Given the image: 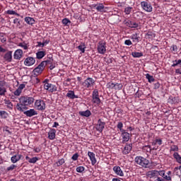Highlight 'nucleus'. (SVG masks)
Listing matches in <instances>:
<instances>
[{"label":"nucleus","mask_w":181,"mask_h":181,"mask_svg":"<svg viewBox=\"0 0 181 181\" xmlns=\"http://www.w3.org/2000/svg\"><path fill=\"white\" fill-rule=\"evenodd\" d=\"M48 138L51 141L56 139V130L55 129H51L50 131L48 132Z\"/></svg>","instance_id":"23"},{"label":"nucleus","mask_w":181,"mask_h":181,"mask_svg":"<svg viewBox=\"0 0 181 181\" xmlns=\"http://www.w3.org/2000/svg\"><path fill=\"white\" fill-rule=\"evenodd\" d=\"M88 156L89 157V159L91 161V165L94 166V165L97 163V158H95V153L91 151H88Z\"/></svg>","instance_id":"16"},{"label":"nucleus","mask_w":181,"mask_h":181,"mask_svg":"<svg viewBox=\"0 0 181 181\" xmlns=\"http://www.w3.org/2000/svg\"><path fill=\"white\" fill-rule=\"evenodd\" d=\"M124 45H126L127 46H131V45H132V42L131 41V40H126L124 41Z\"/></svg>","instance_id":"60"},{"label":"nucleus","mask_w":181,"mask_h":181,"mask_svg":"<svg viewBox=\"0 0 181 181\" xmlns=\"http://www.w3.org/2000/svg\"><path fill=\"white\" fill-rule=\"evenodd\" d=\"M62 23L64 25V26H69L70 23H71V21L69 18H64L62 20Z\"/></svg>","instance_id":"43"},{"label":"nucleus","mask_w":181,"mask_h":181,"mask_svg":"<svg viewBox=\"0 0 181 181\" xmlns=\"http://www.w3.org/2000/svg\"><path fill=\"white\" fill-rule=\"evenodd\" d=\"M84 170H86V168L83 166H78L76 168V172H78V173H83Z\"/></svg>","instance_id":"52"},{"label":"nucleus","mask_w":181,"mask_h":181,"mask_svg":"<svg viewBox=\"0 0 181 181\" xmlns=\"http://www.w3.org/2000/svg\"><path fill=\"white\" fill-rule=\"evenodd\" d=\"M170 152L172 153V152H179V146L176 145H173L170 147Z\"/></svg>","instance_id":"40"},{"label":"nucleus","mask_w":181,"mask_h":181,"mask_svg":"<svg viewBox=\"0 0 181 181\" xmlns=\"http://www.w3.org/2000/svg\"><path fill=\"white\" fill-rule=\"evenodd\" d=\"M121 137H122V144H127L128 141H129L131 138V134L127 132L126 130L124 132H121Z\"/></svg>","instance_id":"12"},{"label":"nucleus","mask_w":181,"mask_h":181,"mask_svg":"<svg viewBox=\"0 0 181 181\" xmlns=\"http://www.w3.org/2000/svg\"><path fill=\"white\" fill-rule=\"evenodd\" d=\"M0 117L4 119L8 118V112L5 110H0Z\"/></svg>","instance_id":"41"},{"label":"nucleus","mask_w":181,"mask_h":181,"mask_svg":"<svg viewBox=\"0 0 181 181\" xmlns=\"http://www.w3.org/2000/svg\"><path fill=\"white\" fill-rule=\"evenodd\" d=\"M123 23L127 26V28H130V29H136L139 27V24L135 22L134 20H128L126 19L123 21Z\"/></svg>","instance_id":"8"},{"label":"nucleus","mask_w":181,"mask_h":181,"mask_svg":"<svg viewBox=\"0 0 181 181\" xmlns=\"http://www.w3.org/2000/svg\"><path fill=\"white\" fill-rule=\"evenodd\" d=\"M66 97L70 100H74L75 98H78V95L74 93V90H69L66 93Z\"/></svg>","instance_id":"21"},{"label":"nucleus","mask_w":181,"mask_h":181,"mask_svg":"<svg viewBox=\"0 0 181 181\" xmlns=\"http://www.w3.org/2000/svg\"><path fill=\"white\" fill-rule=\"evenodd\" d=\"M170 100L172 101L173 104H177L179 103V99L177 97L171 96Z\"/></svg>","instance_id":"49"},{"label":"nucleus","mask_w":181,"mask_h":181,"mask_svg":"<svg viewBox=\"0 0 181 181\" xmlns=\"http://www.w3.org/2000/svg\"><path fill=\"white\" fill-rule=\"evenodd\" d=\"M36 63V59L32 57H28L24 60V65L27 66H33Z\"/></svg>","instance_id":"14"},{"label":"nucleus","mask_w":181,"mask_h":181,"mask_svg":"<svg viewBox=\"0 0 181 181\" xmlns=\"http://www.w3.org/2000/svg\"><path fill=\"white\" fill-rule=\"evenodd\" d=\"M37 59H43L45 56H46V52L45 51H39L36 53Z\"/></svg>","instance_id":"33"},{"label":"nucleus","mask_w":181,"mask_h":181,"mask_svg":"<svg viewBox=\"0 0 181 181\" xmlns=\"http://www.w3.org/2000/svg\"><path fill=\"white\" fill-rule=\"evenodd\" d=\"M76 49H79L81 53H86V49H87V47L86 46V42H81V44L76 47Z\"/></svg>","instance_id":"26"},{"label":"nucleus","mask_w":181,"mask_h":181,"mask_svg":"<svg viewBox=\"0 0 181 181\" xmlns=\"http://www.w3.org/2000/svg\"><path fill=\"white\" fill-rule=\"evenodd\" d=\"M131 39H132L133 42L138 43L141 40V37L139 36L138 33H134L132 35Z\"/></svg>","instance_id":"29"},{"label":"nucleus","mask_w":181,"mask_h":181,"mask_svg":"<svg viewBox=\"0 0 181 181\" xmlns=\"http://www.w3.org/2000/svg\"><path fill=\"white\" fill-rule=\"evenodd\" d=\"M142 150L147 153H151L152 151H158V147H153V148L151 147V145L144 146Z\"/></svg>","instance_id":"19"},{"label":"nucleus","mask_w":181,"mask_h":181,"mask_svg":"<svg viewBox=\"0 0 181 181\" xmlns=\"http://www.w3.org/2000/svg\"><path fill=\"white\" fill-rule=\"evenodd\" d=\"M163 142V141H162V139L156 138V139H154L153 141V142H151V145L153 146H154V148H157V149H158V147L160 146V145H162Z\"/></svg>","instance_id":"20"},{"label":"nucleus","mask_w":181,"mask_h":181,"mask_svg":"<svg viewBox=\"0 0 181 181\" xmlns=\"http://www.w3.org/2000/svg\"><path fill=\"white\" fill-rule=\"evenodd\" d=\"M41 63L44 64V67L45 68L47 66V64H52L53 63V59H49L45 61H42Z\"/></svg>","instance_id":"42"},{"label":"nucleus","mask_w":181,"mask_h":181,"mask_svg":"<svg viewBox=\"0 0 181 181\" xmlns=\"http://www.w3.org/2000/svg\"><path fill=\"white\" fill-rule=\"evenodd\" d=\"M26 160L29 162V163H36L37 160H39V158L37 157H33L30 158L29 156H25Z\"/></svg>","instance_id":"31"},{"label":"nucleus","mask_w":181,"mask_h":181,"mask_svg":"<svg viewBox=\"0 0 181 181\" xmlns=\"http://www.w3.org/2000/svg\"><path fill=\"white\" fill-rule=\"evenodd\" d=\"M92 103L93 104H96L97 105H100L101 104V99H100V93H98V90L94 89L92 93Z\"/></svg>","instance_id":"5"},{"label":"nucleus","mask_w":181,"mask_h":181,"mask_svg":"<svg viewBox=\"0 0 181 181\" xmlns=\"http://www.w3.org/2000/svg\"><path fill=\"white\" fill-rule=\"evenodd\" d=\"M175 74H181V68L175 69Z\"/></svg>","instance_id":"64"},{"label":"nucleus","mask_w":181,"mask_h":181,"mask_svg":"<svg viewBox=\"0 0 181 181\" xmlns=\"http://www.w3.org/2000/svg\"><path fill=\"white\" fill-rule=\"evenodd\" d=\"M134 162H136V163L137 165H139L140 166H141L142 168H150L149 166V160L139 156H136L134 158Z\"/></svg>","instance_id":"2"},{"label":"nucleus","mask_w":181,"mask_h":181,"mask_svg":"<svg viewBox=\"0 0 181 181\" xmlns=\"http://www.w3.org/2000/svg\"><path fill=\"white\" fill-rule=\"evenodd\" d=\"M132 151V144H127L122 150L123 155H128Z\"/></svg>","instance_id":"17"},{"label":"nucleus","mask_w":181,"mask_h":181,"mask_svg":"<svg viewBox=\"0 0 181 181\" xmlns=\"http://www.w3.org/2000/svg\"><path fill=\"white\" fill-rule=\"evenodd\" d=\"M147 175H148V177H150V179H152V177L159 176V171L153 170L148 171L147 173Z\"/></svg>","instance_id":"24"},{"label":"nucleus","mask_w":181,"mask_h":181,"mask_svg":"<svg viewBox=\"0 0 181 181\" xmlns=\"http://www.w3.org/2000/svg\"><path fill=\"white\" fill-rule=\"evenodd\" d=\"M132 11V7L131 6H128L124 8V13L126 15H129V13H131Z\"/></svg>","instance_id":"50"},{"label":"nucleus","mask_w":181,"mask_h":181,"mask_svg":"<svg viewBox=\"0 0 181 181\" xmlns=\"http://www.w3.org/2000/svg\"><path fill=\"white\" fill-rule=\"evenodd\" d=\"M158 175L162 176V177H163V176H165V170L158 171Z\"/></svg>","instance_id":"62"},{"label":"nucleus","mask_w":181,"mask_h":181,"mask_svg":"<svg viewBox=\"0 0 181 181\" xmlns=\"http://www.w3.org/2000/svg\"><path fill=\"white\" fill-rule=\"evenodd\" d=\"M4 104H6L7 108H8L9 110H13V104L12 103V102H11L10 100L5 99Z\"/></svg>","instance_id":"30"},{"label":"nucleus","mask_w":181,"mask_h":181,"mask_svg":"<svg viewBox=\"0 0 181 181\" xmlns=\"http://www.w3.org/2000/svg\"><path fill=\"white\" fill-rule=\"evenodd\" d=\"M106 52H107V46H106L105 42L100 41L98 45V52L100 53V54H105Z\"/></svg>","instance_id":"10"},{"label":"nucleus","mask_w":181,"mask_h":181,"mask_svg":"<svg viewBox=\"0 0 181 181\" xmlns=\"http://www.w3.org/2000/svg\"><path fill=\"white\" fill-rule=\"evenodd\" d=\"M174 159H175L176 162H177V163H180L181 164V156L179 155V153L177 152H175L173 155Z\"/></svg>","instance_id":"34"},{"label":"nucleus","mask_w":181,"mask_h":181,"mask_svg":"<svg viewBox=\"0 0 181 181\" xmlns=\"http://www.w3.org/2000/svg\"><path fill=\"white\" fill-rule=\"evenodd\" d=\"M5 86H6V81L5 80L0 81V87L5 88Z\"/></svg>","instance_id":"59"},{"label":"nucleus","mask_w":181,"mask_h":181,"mask_svg":"<svg viewBox=\"0 0 181 181\" xmlns=\"http://www.w3.org/2000/svg\"><path fill=\"white\" fill-rule=\"evenodd\" d=\"M25 87H26V85H25V83H21L19 85L18 89L22 92V90H23V88H25Z\"/></svg>","instance_id":"57"},{"label":"nucleus","mask_w":181,"mask_h":181,"mask_svg":"<svg viewBox=\"0 0 181 181\" xmlns=\"http://www.w3.org/2000/svg\"><path fill=\"white\" fill-rule=\"evenodd\" d=\"M72 160H77L78 159V153H75L71 157Z\"/></svg>","instance_id":"58"},{"label":"nucleus","mask_w":181,"mask_h":181,"mask_svg":"<svg viewBox=\"0 0 181 181\" xmlns=\"http://www.w3.org/2000/svg\"><path fill=\"white\" fill-rule=\"evenodd\" d=\"M41 150L42 148H40V147H37L34 148V151L35 152V153H39Z\"/></svg>","instance_id":"63"},{"label":"nucleus","mask_w":181,"mask_h":181,"mask_svg":"<svg viewBox=\"0 0 181 181\" xmlns=\"http://www.w3.org/2000/svg\"><path fill=\"white\" fill-rule=\"evenodd\" d=\"M14 95H16L17 97L21 95V94H22V92L17 88L14 92H13Z\"/></svg>","instance_id":"56"},{"label":"nucleus","mask_w":181,"mask_h":181,"mask_svg":"<svg viewBox=\"0 0 181 181\" xmlns=\"http://www.w3.org/2000/svg\"><path fill=\"white\" fill-rule=\"evenodd\" d=\"M179 64H181V59H176L175 61H173V64L171 65V66L176 67Z\"/></svg>","instance_id":"46"},{"label":"nucleus","mask_w":181,"mask_h":181,"mask_svg":"<svg viewBox=\"0 0 181 181\" xmlns=\"http://www.w3.org/2000/svg\"><path fill=\"white\" fill-rule=\"evenodd\" d=\"M23 114L24 115H26V117L30 118L32 117H35V115H37V111L35 110V109H30L27 111L23 110Z\"/></svg>","instance_id":"15"},{"label":"nucleus","mask_w":181,"mask_h":181,"mask_svg":"<svg viewBox=\"0 0 181 181\" xmlns=\"http://www.w3.org/2000/svg\"><path fill=\"white\" fill-rule=\"evenodd\" d=\"M93 7L95 8L96 11L98 12H104L105 6L103 4H93Z\"/></svg>","instance_id":"25"},{"label":"nucleus","mask_w":181,"mask_h":181,"mask_svg":"<svg viewBox=\"0 0 181 181\" xmlns=\"http://www.w3.org/2000/svg\"><path fill=\"white\" fill-rule=\"evenodd\" d=\"M34 107L38 111H45L46 110V103L43 100H36L34 104Z\"/></svg>","instance_id":"4"},{"label":"nucleus","mask_w":181,"mask_h":181,"mask_svg":"<svg viewBox=\"0 0 181 181\" xmlns=\"http://www.w3.org/2000/svg\"><path fill=\"white\" fill-rule=\"evenodd\" d=\"M4 59L6 62H12V51H8L4 54Z\"/></svg>","instance_id":"27"},{"label":"nucleus","mask_w":181,"mask_h":181,"mask_svg":"<svg viewBox=\"0 0 181 181\" xmlns=\"http://www.w3.org/2000/svg\"><path fill=\"white\" fill-rule=\"evenodd\" d=\"M146 78L148 80V83H153V81H155L153 76H151L149 74H146Z\"/></svg>","instance_id":"39"},{"label":"nucleus","mask_w":181,"mask_h":181,"mask_svg":"<svg viewBox=\"0 0 181 181\" xmlns=\"http://www.w3.org/2000/svg\"><path fill=\"white\" fill-rule=\"evenodd\" d=\"M18 46L19 47H22V49H23L24 50H28V49L29 48L28 43H26V42L25 41H23L22 42H19Z\"/></svg>","instance_id":"35"},{"label":"nucleus","mask_w":181,"mask_h":181,"mask_svg":"<svg viewBox=\"0 0 181 181\" xmlns=\"http://www.w3.org/2000/svg\"><path fill=\"white\" fill-rule=\"evenodd\" d=\"M0 42L1 43H6V34L0 33Z\"/></svg>","instance_id":"36"},{"label":"nucleus","mask_w":181,"mask_h":181,"mask_svg":"<svg viewBox=\"0 0 181 181\" xmlns=\"http://www.w3.org/2000/svg\"><path fill=\"white\" fill-rule=\"evenodd\" d=\"M107 88H115V83H112V82H109L107 84Z\"/></svg>","instance_id":"55"},{"label":"nucleus","mask_w":181,"mask_h":181,"mask_svg":"<svg viewBox=\"0 0 181 181\" xmlns=\"http://www.w3.org/2000/svg\"><path fill=\"white\" fill-rule=\"evenodd\" d=\"M104 128H105V122H103V119H99L95 126L96 130L98 132L101 133L103 132V131H104Z\"/></svg>","instance_id":"11"},{"label":"nucleus","mask_w":181,"mask_h":181,"mask_svg":"<svg viewBox=\"0 0 181 181\" xmlns=\"http://www.w3.org/2000/svg\"><path fill=\"white\" fill-rule=\"evenodd\" d=\"M23 56V50L21 49H16L13 54V59L15 60H21Z\"/></svg>","instance_id":"13"},{"label":"nucleus","mask_w":181,"mask_h":181,"mask_svg":"<svg viewBox=\"0 0 181 181\" xmlns=\"http://www.w3.org/2000/svg\"><path fill=\"white\" fill-rule=\"evenodd\" d=\"M45 64L40 63L36 68H35L33 71V76L34 77H37V76H40V74H42L43 73V71L45 70Z\"/></svg>","instance_id":"6"},{"label":"nucleus","mask_w":181,"mask_h":181,"mask_svg":"<svg viewBox=\"0 0 181 181\" xmlns=\"http://www.w3.org/2000/svg\"><path fill=\"white\" fill-rule=\"evenodd\" d=\"M21 159H22V155L16 154V155L13 156L11 158V161L12 163H16V162H19V160H21Z\"/></svg>","instance_id":"22"},{"label":"nucleus","mask_w":181,"mask_h":181,"mask_svg":"<svg viewBox=\"0 0 181 181\" xmlns=\"http://www.w3.org/2000/svg\"><path fill=\"white\" fill-rule=\"evenodd\" d=\"M132 56L134 58H139V57H142V56H144V53L133 52H132Z\"/></svg>","instance_id":"38"},{"label":"nucleus","mask_w":181,"mask_h":181,"mask_svg":"<svg viewBox=\"0 0 181 181\" xmlns=\"http://www.w3.org/2000/svg\"><path fill=\"white\" fill-rule=\"evenodd\" d=\"M146 36H147L148 39H153L155 37V33L153 32L148 31L146 34Z\"/></svg>","instance_id":"47"},{"label":"nucleus","mask_w":181,"mask_h":181,"mask_svg":"<svg viewBox=\"0 0 181 181\" xmlns=\"http://www.w3.org/2000/svg\"><path fill=\"white\" fill-rule=\"evenodd\" d=\"M79 115H81V117H86V118H88V117H90V115H91V111L87 110L86 111H80L78 112Z\"/></svg>","instance_id":"28"},{"label":"nucleus","mask_w":181,"mask_h":181,"mask_svg":"<svg viewBox=\"0 0 181 181\" xmlns=\"http://www.w3.org/2000/svg\"><path fill=\"white\" fill-rule=\"evenodd\" d=\"M159 87H160V83H159V82L154 83V90H158Z\"/></svg>","instance_id":"61"},{"label":"nucleus","mask_w":181,"mask_h":181,"mask_svg":"<svg viewBox=\"0 0 181 181\" xmlns=\"http://www.w3.org/2000/svg\"><path fill=\"white\" fill-rule=\"evenodd\" d=\"M140 5L144 11L146 12H152L153 11V8L152 7V4L149 1H141Z\"/></svg>","instance_id":"9"},{"label":"nucleus","mask_w":181,"mask_h":181,"mask_svg":"<svg viewBox=\"0 0 181 181\" xmlns=\"http://www.w3.org/2000/svg\"><path fill=\"white\" fill-rule=\"evenodd\" d=\"M49 42H50V40H46L43 42H38L37 46H38V47H45V46L49 45Z\"/></svg>","instance_id":"37"},{"label":"nucleus","mask_w":181,"mask_h":181,"mask_svg":"<svg viewBox=\"0 0 181 181\" xmlns=\"http://www.w3.org/2000/svg\"><path fill=\"white\" fill-rule=\"evenodd\" d=\"M43 83H44L45 90L49 91V93H54V92L57 91V86H56V85L49 83V79H45L43 81Z\"/></svg>","instance_id":"3"},{"label":"nucleus","mask_w":181,"mask_h":181,"mask_svg":"<svg viewBox=\"0 0 181 181\" xmlns=\"http://www.w3.org/2000/svg\"><path fill=\"white\" fill-rule=\"evenodd\" d=\"M113 172H115V173L117 175V176H121V177L124 176V171H122V170L121 169V167L119 166H114Z\"/></svg>","instance_id":"18"},{"label":"nucleus","mask_w":181,"mask_h":181,"mask_svg":"<svg viewBox=\"0 0 181 181\" xmlns=\"http://www.w3.org/2000/svg\"><path fill=\"white\" fill-rule=\"evenodd\" d=\"M94 84H95V81L93 78H88L83 82L82 86L83 88L87 89L94 87Z\"/></svg>","instance_id":"7"},{"label":"nucleus","mask_w":181,"mask_h":181,"mask_svg":"<svg viewBox=\"0 0 181 181\" xmlns=\"http://www.w3.org/2000/svg\"><path fill=\"white\" fill-rule=\"evenodd\" d=\"M66 161L64 160V158L59 159L56 163L57 165L59 166H62V165H63Z\"/></svg>","instance_id":"54"},{"label":"nucleus","mask_w":181,"mask_h":181,"mask_svg":"<svg viewBox=\"0 0 181 181\" xmlns=\"http://www.w3.org/2000/svg\"><path fill=\"white\" fill-rule=\"evenodd\" d=\"M6 95V88L0 87V95L4 97Z\"/></svg>","instance_id":"45"},{"label":"nucleus","mask_w":181,"mask_h":181,"mask_svg":"<svg viewBox=\"0 0 181 181\" xmlns=\"http://www.w3.org/2000/svg\"><path fill=\"white\" fill-rule=\"evenodd\" d=\"M7 15H16V16H19V13H16V11L13 10H8L6 11Z\"/></svg>","instance_id":"48"},{"label":"nucleus","mask_w":181,"mask_h":181,"mask_svg":"<svg viewBox=\"0 0 181 181\" xmlns=\"http://www.w3.org/2000/svg\"><path fill=\"white\" fill-rule=\"evenodd\" d=\"M115 90H122V84L118 83H115Z\"/></svg>","instance_id":"53"},{"label":"nucleus","mask_w":181,"mask_h":181,"mask_svg":"<svg viewBox=\"0 0 181 181\" xmlns=\"http://www.w3.org/2000/svg\"><path fill=\"white\" fill-rule=\"evenodd\" d=\"M18 166L16 165L12 164L9 167L6 168L7 172H11V170H13L14 169H16Z\"/></svg>","instance_id":"51"},{"label":"nucleus","mask_w":181,"mask_h":181,"mask_svg":"<svg viewBox=\"0 0 181 181\" xmlns=\"http://www.w3.org/2000/svg\"><path fill=\"white\" fill-rule=\"evenodd\" d=\"M35 103V98L29 96H21L19 98V103H17L16 108L18 111L23 112V110H28V105H32Z\"/></svg>","instance_id":"1"},{"label":"nucleus","mask_w":181,"mask_h":181,"mask_svg":"<svg viewBox=\"0 0 181 181\" xmlns=\"http://www.w3.org/2000/svg\"><path fill=\"white\" fill-rule=\"evenodd\" d=\"M124 124L122 122H119L117 124V129H119L120 132H124L125 130L124 129Z\"/></svg>","instance_id":"44"},{"label":"nucleus","mask_w":181,"mask_h":181,"mask_svg":"<svg viewBox=\"0 0 181 181\" xmlns=\"http://www.w3.org/2000/svg\"><path fill=\"white\" fill-rule=\"evenodd\" d=\"M25 22H26L28 25H33L35 23V18L32 17H25Z\"/></svg>","instance_id":"32"}]
</instances>
